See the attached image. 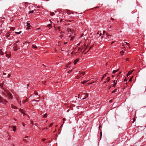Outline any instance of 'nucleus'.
I'll use <instances>...</instances> for the list:
<instances>
[{
    "mask_svg": "<svg viewBox=\"0 0 146 146\" xmlns=\"http://www.w3.org/2000/svg\"><path fill=\"white\" fill-rule=\"evenodd\" d=\"M0 102L3 104H6V103L7 102V101L3 99L0 95Z\"/></svg>",
    "mask_w": 146,
    "mask_h": 146,
    "instance_id": "nucleus-1",
    "label": "nucleus"
},
{
    "mask_svg": "<svg viewBox=\"0 0 146 146\" xmlns=\"http://www.w3.org/2000/svg\"><path fill=\"white\" fill-rule=\"evenodd\" d=\"M88 96V95L87 93H85L82 96V97H84V98H82V100H84L87 98Z\"/></svg>",
    "mask_w": 146,
    "mask_h": 146,
    "instance_id": "nucleus-2",
    "label": "nucleus"
},
{
    "mask_svg": "<svg viewBox=\"0 0 146 146\" xmlns=\"http://www.w3.org/2000/svg\"><path fill=\"white\" fill-rule=\"evenodd\" d=\"M6 93L9 98L11 99H13V96L12 95L11 93H10L9 92H6L5 94H6Z\"/></svg>",
    "mask_w": 146,
    "mask_h": 146,
    "instance_id": "nucleus-3",
    "label": "nucleus"
},
{
    "mask_svg": "<svg viewBox=\"0 0 146 146\" xmlns=\"http://www.w3.org/2000/svg\"><path fill=\"white\" fill-rule=\"evenodd\" d=\"M134 71V70H132L130 71H129L128 72L127 74V76H128L131 73H132Z\"/></svg>",
    "mask_w": 146,
    "mask_h": 146,
    "instance_id": "nucleus-4",
    "label": "nucleus"
},
{
    "mask_svg": "<svg viewBox=\"0 0 146 146\" xmlns=\"http://www.w3.org/2000/svg\"><path fill=\"white\" fill-rule=\"evenodd\" d=\"M20 111L21 113L23 114V115H25V113H24L23 110L22 109H20L19 110Z\"/></svg>",
    "mask_w": 146,
    "mask_h": 146,
    "instance_id": "nucleus-5",
    "label": "nucleus"
},
{
    "mask_svg": "<svg viewBox=\"0 0 146 146\" xmlns=\"http://www.w3.org/2000/svg\"><path fill=\"white\" fill-rule=\"evenodd\" d=\"M11 107L13 109H17V108L13 105H11Z\"/></svg>",
    "mask_w": 146,
    "mask_h": 146,
    "instance_id": "nucleus-6",
    "label": "nucleus"
},
{
    "mask_svg": "<svg viewBox=\"0 0 146 146\" xmlns=\"http://www.w3.org/2000/svg\"><path fill=\"white\" fill-rule=\"evenodd\" d=\"M79 60L78 59H77L74 61V64H76L77 62H78Z\"/></svg>",
    "mask_w": 146,
    "mask_h": 146,
    "instance_id": "nucleus-7",
    "label": "nucleus"
},
{
    "mask_svg": "<svg viewBox=\"0 0 146 146\" xmlns=\"http://www.w3.org/2000/svg\"><path fill=\"white\" fill-rule=\"evenodd\" d=\"M118 79H117V80H116V82H115V83L113 84V86L114 87H115L116 86V85L117 84V82H118Z\"/></svg>",
    "mask_w": 146,
    "mask_h": 146,
    "instance_id": "nucleus-8",
    "label": "nucleus"
},
{
    "mask_svg": "<svg viewBox=\"0 0 146 146\" xmlns=\"http://www.w3.org/2000/svg\"><path fill=\"white\" fill-rule=\"evenodd\" d=\"M13 131H15L16 130V126H13Z\"/></svg>",
    "mask_w": 146,
    "mask_h": 146,
    "instance_id": "nucleus-9",
    "label": "nucleus"
},
{
    "mask_svg": "<svg viewBox=\"0 0 146 146\" xmlns=\"http://www.w3.org/2000/svg\"><path fill=\"white\" fill-rule=\"evenodd\" d=\"M119 70V69H118L117 70H113V72H112L113 73V74H115V73L116 72H117V71H118Z\"/></svg>",
    "mask_w": 146,
    "mask_h": 146,
    "instance_id": "nucleus-10",
    "label": "nucleus"
},
{
    "mask_svg": "<svg viewBox=\"0 0 146 146\" xmlns=\"http://www.w3.org/2000/svg\"><path fill=\"white\" fill-rule=\"evenodd\" d=\"M21 32L22 31H20L19 32H15V33L17 34H21Z\"/></svg>",
    "mask_w": 146,
    "mask_h": 146,
    "instance_id": "nucleus-11",
    "label": "nucleus"
},
{
    "mask_svg": "<svg viewBox=\"0 0 146 146\" xmlns=\"http://www.w3.org/2000/svg\"><path fill=\"white\" fill-rule=\"evenodd\" d=\"M106 76V74H104L103 75V76L102 77V80H103V79Z\"/></svg>",
    "mask_w": 146,
    "mask_h": 146,
    "instance_id": "nucleus-12",
    "label": "nucleus"
},
{
    "mask_svg": "<svg viewBox=\"0 0 146 146\" xmlns=\"http://www.w3.org/2000/svg\"><path fill=\"white\" fill-rule=\"evenodd\" d=\"M107 82H109L110 80V77H108L107 78Z\"/></svg>",
    "mask_w": 146,
    "mask_h": 146,
    "instance_id": "nucleus-13",
    "label": "nucleus"
},
{
    "mask_svg": "<svg viewBox=\"0 0 146 146\" xmlns=\"http://www.w3.org/2000/svg\"><path fill=\"white\" fill-rule=\"evenodd\" d=\"M6 75V74L5 73H3V77L5 78H6V76H5V75Z\"/></svg>",
    "mask_w": 146,
    "mask_h": 146,
    "instance_id": "nucleus-14",
    "label": "nucleus"
},
{
    "mask_svg": "<svg viewBox=\"0 0 146 146\" xmlns=\"http://www.w3.org/2000/svg\"><path fill=\"white\" fill-rule=\"evenodd\" d=\"M55 14L53 12H51L50 13V15L51 16H53Z\"/></svg>",
    "mask_w": 146,
    "mask_h": 146,
    "instance_id": "nucleus-15",
    "label": "nucleus"
},
{
    "mask_svg": "<svg viewBox=\"0 0 146 146\" xmlns=\"http://www.w3.org/2000/svg\"><path fill=\"white\" fill-rule=\"evenodd\" d=\"M47 113H45L44 114L43 117L44 118H46L47 117Z\"/></svg>",
    "mask_w": 146,
    "mask_h": 146,
    "instance_id": "nucleus-16",
    "label": "nucleus"
},
{
    "mask_svg": "<svg viewBox=\"0 0 146 146\" xmlns=\"http://www.w3.org/2000/svg\"><path fill=\"white\" fill-rule=\"evenodd\" d=\"M34 48H37V46L35 45H33L32 46Z\"/></svg>",
    "mask_w": 146,
    "mask_h": 146,
    "instance_id": "nucleus-17",
    "label": "nucleus"
},
{
    "mask_svg": "<svg viewBox=\"0 0 146 146\" xmlns=\"http://www.w3.org/2000/svg\"><path fill=\"white\" fill-rule=\"evenodd\" d=\"M117 90V89H115L114 90H113V91H112V93H115V92H116Z\"/></svg>",
    "mask_w": 146,
    "mask_h": 146,
    "instance_id": "nucleus-18",
    "label": "nucleus"
},
{
    "mask_svg": "<svg viewBox=\"0 0 146 146\" xmlns=\"http://www.w3.org/2000/svg\"><path fill=\"white\" fill-rule=\"evenodd\" d=\"M11 76V75L9 74H8L7 76H6V78H9Z\"/></svg>",
    "mask_w": 146,
    "mask_h": 146,
    "instance_id": "nucleus-19",
    "label": "nucleus"
},
{
    "mask_svg": "<svg viewBox=\"0 0 146 146\" xmlns=\"http://www.w3.org/2000/svg\"><path fill=\"white\" fill-rule=\"evenodd\" d=\"M34 12L33 10L30 11H29V13H33Z\"/></svg>",
    "mask_w": 146,
    "mask_h": 146,
    "instance_id": "nucleus-20",
    "label": "nucleus"
},
{
    "mask_svg": "<svg viewBox=\"0 0 146 146\" xmlns=\"http://www.w3.org/2000/svg\"><path fill=\"white\" fill-rule=\"evenodd\" d=\"M124 53V52L122 50L120 52V53L122 55Z\"/></svg>",
    "mask_w": 146,
    "mask_h": 146,
    "instance_id": "nucleus-21",
    "label": "nucleus"
},
{
    "mask_svg": "<svg viewBox=\"0 0 146 146\" xmlns=\"http://www.w3.org/2000/svg\"><path fill=\"white\" fill-rule=\"evenodd\" d=\"M27 25L28 27H30L31 26L30 25V24L29 23H27Z\"/></svg>",
    "mask_w": 146,
    "mask_h": 146,
    "instance_id": "nucleus-22",
    "label": "nucleus"
},
{
    "mask_svg": "<svg viewBox=\"0 0 146 146\" xmlns=\"http://www.w3.org/2000/svg\"><path fill=\"white\" fill-rule=\"evenodd\" d=\"M86 82H85V81H82V82H81V83L83 84H84V83H85Z\"/></svg>",
    "mask_w": 146,
    "mask_h": 146,
    "instance_id": "nucleus-23",
    "label": "nucleus"
},
{
    "mask_svg": "<svg viewBox=\"0 0 146 146\" xmlns=\"http://www.w3.org/2000/svg\"><path fill=\"white\" fill-rule=\"evenodd\" d=\"M81 74H82L84 75L85 74V73L84 72H80Z\"/></svg>",
    "mask_w": 146,
    "mask_h": 146,
    "instance_id": "nucleus-24",
    "label": "nucleus"
},
{
    "mask_svg": "<svg viewBox=\"0 0 146 146\" xmlns=\"http://www.w3.org/2000/svg\"><path fill=\"white\" fill-rule=\"evenodd\" d=\"M47 26L49 27H51V24H48V25H47Z\"/></svg>",
    "mask_w": 146,
    "mask_h": 146,
    "instance_id": "nucleus-25",
    "label": "nucleus"
},
{
    "mask_svg": "<svg viewBox=\"0 0 146 146\" xmlns=\"http://www.w3.org/2000/svg\"><path fill=\"white\" fill-rule=\"evenodd\" d=\"M53 124V123H51L50 124V125H49V127H52V126Z\"/></svg>",
    "mask_w": 146,
    "mask_h": 146,
    "instance_id": "nucleus-26",
    "label": "nucleus"
},
{
    "mask_svg": "<svg viewBox=\"0 0 146 146\" xmlns=\"http://www.w3.org/2000/svg\"><path fill=\"white\" fill-rule=\"evenodd\" d=\"M82 49H83V48H80V47L78 48V50H82Z\"/></svg>",
    "mask_w": 146,
    "mask_h": 146,
    "instance_id": "nucleus-27",
    "label": "nucleus"
},
{
    "mask_svg": "<svg viewBox=\"0 0 146 146\" xmlns=\"http://www.w3.org/2000/svg\"><path fill=\"white\" fill-rule=\"evenodd\" d=\"M125 42L127 44V46H128V47H129V44L128 43H127V42Z\"/></svg>",
    "mask_w": 146,
    "mask_h": 146,
    "instance_id": "nucleus-28",
    "label": "nucleus"
},
{
    "mask_svg": "<svg viewBox=\"0 0 146 146\" xmlns=\"http://www.w3.org/2000/svg\"><path fill=\"white\" fill-rule=\"evenodd\" d=\"M106 32L105 31H104L103 33V35H105Z\"/></svg>",
    "mask_w": 146,
    "mask_h": 146,
    "instance_id": "nucleus-29",
    "label": "nucleus"
},
{
    "mask_svg": "<svg viewBox=\"0 0 146 146\" xmlns=\"http://www.w3.org/2000/svg\"><path fill=\"white\" fill-rule=\"evenodd\" d=\"M27 101V100H24L23 101V103H25V102H26Z\"/></svg>",
    "mask_w": 146,
    "mask_h": 146,
    "instance_id": "nucleus-30",
    "label": "nucleus"
},
{
    "mask_svg": "<svg viewBox=\"0 0 146 146\" xmlns=\"http://www.w3.org/2000/svg\"><path fill=\"white\" fill-rule=\"evenodd\" d=\"M74 38V37H72L71 38V40H73Z\"/></svg>",
    "mask_w": 146,
    "mask_h": 146,
    "instance_id": "nucleus-31",
    "label": "nucleus"
},
{
    "mask_svg": "<svg viewBox=\"0 0 146 146\" xmlns=\"http://www.w3.org/2000/svg\"><path fill=\"white\" fill-rule=\"evenodd\" d=\"M135 117H134L133 118V123H134L135 122Z\"/></svg>",
    "mask_w": 146,
    "mask_h": 146,
    "instance_id": "nucleus-32",
    "label": "nucleus"
},
{
    "mask_svg": "<svg viewBox=\"0 0 146 146\" xmlns=\"http://www.w3.org/2000/svg\"><path fill=\"white\" fill-rule=\"evenodd\" d=\"M126 60L127 61H129V58H127L126 59Z\"/></svg>",
    "mask_w": 146,
    "mask_h": 146,
    "instance_id": "nucleus-33",
    "label": "nucleus"
},
{
    "mask_svg": "<svg viewBox=\"0 0 146 146\" xmlns=\"http://www.w3.org/2000/svg\"><path fill=\"white\" fill-rule=\"evenodd\" d=\"M124 82H126L127 81V80L126 79V78H125L124 80Z\"/></svg>",
    "mask_w": 146,
    "mask_h": 146,
    "instance_id": "nucleus-34",
    "label": "nucleus"
},
{
    "mask_svg": "<svg viewBox=\"0 0 146 146\" xmlns=\"http://www.w3.org/2000/svg\"><path fill=\"white\" fill-rule=\"evenodd\" d=\"M35 95H38V93H37L35 92Z\"/></svg>",
    "mask_w": 146,
    "mask_h": 146,
    "instance_id": "nucleus-35",
    "label": "nucleus"
},
{
    "mask_svg": "<svg viewBox=\"0 0 146 146\" xmlns=\"http://www.w3.org/2000/svg\"><path fill=\"white\" fill-rule=\"evenodd\" d=\"M114 41H112L111 42V44H112L114 43Z\"/></svg>",
    "mask_w": 146,
    "mask_h": 146,
    "instance_id": "nucleus-36",
    "label": "nucleus"
},
{
    "mask_svg": "<svg viewBox=\"0 0 146 146\" xmlns=\"http://www.w3.org/2000/svg\"><path fill=\"white\" fill-rule=\"evenodd\" d=\"M131 80H132V78H131L129 79V81H131Z\"/></svg>",
    "mask_w": 146,
    "mask_h": 146,
    "instance_id": "nucleus-37",
    "label": "nucleus"
},
{
    "mask_svg": "<svg viewBox=\"0 0 146 146\" xmlns=\"http://www.w3.org/2000/svg\"><path fill=\"white\" fill-rule=\"evenodd\" d=\"M63 36V35H61L60 36V38H62V37Z\"/></svg>",
    "mask_w": 146,
    "mask_h": 146,
    "instance_id": "nucleus-38",
    "label": "nucleus"
},
{
    "mask_svg": "<svg viewBox=\"0 0 146 146\" xmlns=\"http://www.w3.org/2000/svg\"><path fill=\"white\" fill-rule=\"evenodd\" d=\"M64 121L65 120V118H63V119Z\"/></svg>",
    "mask_w": 146,
    "mask_h": 146,
    "instance_id": "nucleus-39",
    "label": "nucleus"
},
{
    "mask_svg": "<svg viewBox=\"0 0 146 146\" xmlns=\"http://www.w3.org/2000/svg\"><path fill=\"white\" fill-rule=\"evenodd\" d=\"M24 141L25 142H27V140L25 139H24Z\"/></svg>",
    "mask_w": 146,
    "mask_h": 146,
    "instance_id": "nucleus-40",
    "label": "nucleus"
},
{
    "mask_svg": "<svg viewBox=\"0 0 146 146\" xmlns=\"http://www.w3.org/2000/svg\"><path fill=\"white\" fill-rule=\"evenodd\" d=\"M100 135H101L100 137H101L102 136V132H101L100 133Z\"/></svg>",
    "mask_w": 146,
    "mask_h": 146,
    "instance_id": "nucleus-41",
    "label": "nucleus"
},
{
    "mask_svg": "<svg viewBox=\"0 0 146 146\" xmlns=\"http://www.w3.org/2000/svg\"><path fill=\"white\" fill-rule=\"evenodd\" d=\"M125 49H126L125 48V47H124V48H123L124 50H125Z\"/></svg>",
    "mask_w": 146,
    "mask_h": 146,
    "instance_id": "nucleus-42",
    "label": "nucleus"
},
{
    "mask_svg": "<svg viewBox=\"0 0 146 146\" xmlns=\"http://www.w3.org/2000/svg\"><path fill=\"white\" fill-rule=\"evenodd\" d=\"M112 100H110V102H112Z\"/></svg>",
    "mask_w": 146,
    "mask_h": 146,
    "instance_id": "nucleus-43",
    "label": "nucleus"
},
{
    "mask_svg": "<svg viewBox=\"0 0 146 146\" xmlns=\"http://www.w3.org/2000/svg\"><path fill=\"white\" fill-rule=\"evenodd\" d=\"M101 35H102V33H101L100 34L99 36H100Z\"/></svg>",
    "mask_w": 146,
    "mask_h": 146,
    "instance_id": "nucleus-44",
    "label": "nucleus"
},
{
    "mask_svg": "<svg viewBox=\"0 0 146 146\" xmlns=\"http://www.w3.org/2000/svg\"><path fill=\"white\" fill-rule=\"evenodd\" d=\"M111 19L112 20H114V19L113 18H111Z\"/></svg>",
    "mask_w": 146,
    "mask_h": 146,
    "instance_id": "nucleus-45",
    "label": "nucleus"
},
{
    "mask_svg": "<svg viewBox=\"0 0 146 146\" xmlns=\"http://www.w3.org/2000/svg\"><path fill=\"white\" fill-rule=\"evenodd\" d=\"M97 35H99V32H98V33H97Z\"/></svg>",
    "mask_w": 146,
    "mask_h": 146,
    "instance_id": "nucleus-46",
    "label": "nucleus"
},
{
    "mask_svg": "<svg viewBox=\"0 0 146 146\" xmlns=\"http://www.w3.org/2000/svg\"><path fill=\"white\" fill-rule=\"evenodd\" d=\"M11 139V138L9 137V138H8V139L9 140H10Z\"/></svg>",
    "mask_w": 146,
    "mask_h": 146,
    "instance_id": "nucleus-47",
    "label": "nucleus"
},
{
    "mask_svg": "<svg viewBox=\"0 0 146 146\" xmlns=\"http://www.w3.org/2000/svg\"><path fill=\"white\" fill-rule=\"evenodd\" d=\"M115 80H114L113 82H114V83H115Z\"/></svg>",
    "mask_w": 146,
    "mask_h": 146,
    "instance_id": "nucleus-48",
    "label": "nucleus"
},
{
    "mask_svg": "<svg viewBox=\"0 0 146 146\" xmlns=\"http://www.w3.org/2000/svg\"><path fill=\"white\" fill-rule=\"evenodd\" d=\"M67 43V42H64V44H66Z\"/></svg>",
    "mask_w": 146,
    "mask_h": 146,
    "instance_id": "nucleus-49",
    "label": "nucleus"
},
{
    "mask_svg": "<svg viewBox=\"0 0 146 146\" xmlns=\"http://www.w3.org/2000/svg\"><path fill=\"white\" fill-rule=\"evenodd\" d=\"M44 140H45V139H42V141H44Z\"/></svg>",
    "mask_w": 146,
    "mask_h": 146,
    "instance_id": "nucleus-50",
    "label": "nucleus"
},
{
    "mask_svg": "<svg viewBox=\"0 0 146 146\" xmlns=\"http://www.w3.org/2000/svg\"><path fill=\"white\" fill-rule=\"evenodd\" d=\"M110 35H108V37H109V36H110Z\"/></svg>",
    "mask_w": 146,
    "mask_h": 146,
    "instance_id": "nucleus-51",
    "label": "nucleus"
},
{
    "mask_svg": "<svg viewBox=\"0 0 146 146\" xmlns=\"http://www.w3.org/2000/svg\"><path fill=\"white\" fill-rule=\"evenodd\" d=\"M35 126H37V125L36 123L35 124Z\"/></svg>",
    "mask_w": 146,
    "mask_h": 146,
    "instance_id": "nucleus-52",
    "label": "nucleus"
},
{
    "mask_svg": "<svg viewBox=\"0 0 146 146\" xmlns=\"http://www.w3.org/2000/svg\"><path fill=\"white\" fill-rule=\"evenodd\" d=\"M58 29L59 30H60V28H58Z\"/></svg>",
    "mask_w": 146,
    "mask_h": 146,
    "instance_id": "nucleus-53",
    "label": "nucleus"
},
{
    "mask_svg": "<svg viewBox=\"0 0 146 146\" xmlns=\"http://www.w3.org/2000/svg\"><path fill=\"white\" fill-rule=\"evenodd\" d=\"M80 45V44H78V46Z\"/></svg>",
    "mask_w": 146,
    "mask_h": 146,
    "instance_id": "nucleus-54",
    "label": "nucleus"
},
{
    "mask_svg": "<svg viewBox=\"0 0 146 146\" xmlns=\"http://www.w3.org/2000/svg\"><path fill=\"white\" fill-rule=\"evenodd\" d=\"M15 121H17V119H15Z\"/></svg>",
    "mask_w": 146,
    "mask_h": 146,
    "instance_id": "nucleus-55",
    "label": "nucleus"
},
{
    "mask_svg": "<svg viewBox=\"0 0 146 146\" xmlns=\"http://www.w3.org/2000/svg\"><path fill=\"white\" fill-rule=\"evenodd\" d=\"M59 43H60V42H59L58 44V45H59V44H60Z\"/></svg>",
    "mask_w": 146,
    "mask_h": 146,
    "instance_id": "nucleus-56",
    "label": "nucleus"
},
{
    "mask_svg": "<svg viewBox=\"0 0 146 146\" xmlns=\"http://www.w3.org/2000/svg\"><path fill=\"white\" fill-rule=\"evenodd\" d=\"M23 126H24V127H25V124H24L23 125Z\"/></svg>",
    "mask_w": 146,
    "mask_h": 146,
    "instance_id": "nucleus-57",
    "label": "nucleus"
},
{
    "mask_svg": "<svg viewBox=\"0 0 146 146\" xmlns=\"http://www.w3.org/2000/svg\"><path fill=\"white\" fill-rule=\"evenodd\" d=\"M106 82H104V84L105 83H106Z\"/></svg>",
    "mask_w": 146,
    "mask_h": 146,
    "instance_id": "nucleus-58",
    "label": "nucleus"
},
{
    "mask_svg": "<svg viewBox=\"0 0 146 146\" xmlns=\"http://www.w3.org/2000/svg\"><path fill=\"white\" fill-rule=\"evenodd\" d=\"M50 21V23H51V22L50 20H49Z\"/></svg>",
    "mask_w": 146,
    "mask_h": 146,
    "instance_id": "nucleus-59",
    "label": "nucleus"
},
{
    "mask_svg": "<svg viewBox=\"0 0 146 146\" xmlns=\"http://www.w3.org/2000/svg\"><path fill=\"white\" fill-rule=\"evenodd\" d=\"M62 126H63V125H62L61 126V127H62Z\"/></svg>",
    "mask_w": 146,
    "mask_h": 146,
    "instance_id": "nucleus-60",
    "label": "nucleus"
},
{
    "mask_svg": "<svg viewBox=\"0 0 146 146\" xmlns=\"http://www.w3.org/2000/svg\"><path fill=\"white\" fill-rule=\"evenodd\" d=\"M64 121L63 122V123L64 124Z\"/></svg>",
    "mask_w": 146,
    "mask_h": 146,
    "instance_id": "nucleus-61",
    "label": "nucleus"
},
{
    "mask_svg": "<svg viewBox=\"0 0 146 146\" xmlns=\"http://www.w3.org/2000/svg\"><path fill=\"white\" fill-rule=\"evenodd\" d=\"M69 111V110H68V111Z\"/></svg>",
    "mask_w": 146,
    "mask_h": 146,
    "instance_id": "nucleus-62",
    "label": "nucleus"
},
{
    "mask_svg": "<svg viewBox=\"0 0 146 146\" xmlns=\"http://www.w3.org/2000/svg\"><path fill=\"white\" fill-rule=\"evenodd\" d=\"M13 146H15V145H13Z\"/></svg>",
    "mask_w": 146,
    "mask_h": 146,
    "instance_id": "nucleus-63",
    "label": "nucleus"
},
{
    "mask_svg": "<svg viewBox=\"0 0 146 146\" xmlns=\"http://www.w3.org/2000/svg\"><path fill=\"white\" fill-rule=\"evenodd\" d=\"M70 31H71V29H70Z\"/></svg>",
    "mask_w": 146,
    "mask_h": 146,
    "instance_id": "nucleus-64",
    "label": "nucleus"
}]
</instances>
